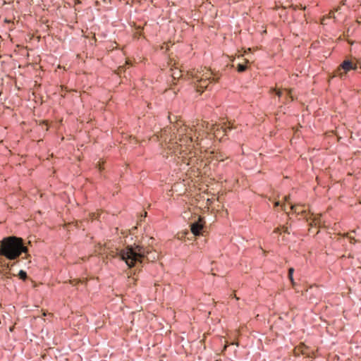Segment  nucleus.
Masks as SVG:
<instances>
[{
    "instance_id": "1",
    "label": "nucleus",
    "mask_w": 361,
    "mask_h": 361,
    "mask_svg": "<svg viewBox=\"0 0 361 361\" xmlns=\"http://www.w3.org/2000/svg\"><path fill=\"white\" fill-rule=\"evenodd\" d=\"M149 252V250L144 247L128 245L118 252V257L130 269V274L132 276L141 269L142 262Z\"/></svg>"
},
{
    "instance_id": "2",
    "label": "nucleus",
    "mask_w": 361,
    "mask_h": 361,
    "mask_svg": "<svg viewBox=\"0 0 361 361\" xmlns=\"http://www.w3.org/2000/svg\"><path fill=\"white\" fill-rule=\"evenodd\" d=\"M27 251L25 241L20 237L9 235L0 241V257L8 260L18 262L20 256Z\"/></svg>"
},
{
    "instance_id": "3",
    "label": "nucleus",
    "mask_w": 361,
    "mask_h": 361,
    "mask_svg": "<svg viewBox=\"0 0 361 361\" xmlns=\"http://www.w3.org/2000/svg\"><path fill=\"white\" fill-rule=\"evenodd\" d=\"M357 69V62L356 59H345L338 67L336 74L341 80H345L349 77L350 71H355Z\"/></svg>"
},
{
    "instance_id": "4",
    "label": "nucleus",
    "mask_w": 361,
    "mask_h": 361,
    "mask_svg": "<svg viewBox=\"0 0 361 361\" xmlns=\"http://www.w3.org/2000/svg\"><path fill=\"white\" fill-rule=\"evenodd\" d=\"M191 78L196 91L200 94L207 89L209 83L218 82L219 80V76L216 74L212 77L205 78L191 75Z\"/></svg>"
},
{
    "instance_id": "5",
    "label": "nucleus",
    "mask_w": 361,
    "mask_h": 361,
    "mask_svg": "<svg viewBox=\"0 0 361 361\" xmlns=\"http://www.w3.org/2000/svg\"><path fill=\"white\" fill-rule=\"evenodd\" d=\"M205 221L203 218L198 219L190 224V230L195 236L204 235Z\"/></svg>"
},
{
    "instance_id": "6",
    "label": "nucleus",
    "mask_w": 361,
    "mask_h": 361,
    "mask_svg": "<svg viewBox=\"0 0 361 361\" xmlns=\"http://www.w3.org/2000/svg\"><path fill=\"white\" fill-rule=\"evenodd\" d=\"M273 93L279 97L280 100L284 99L286 101H293L294 100V96L292 94L291 90L290 89H284V90H274Z\"/></svg>"
},
{
    "instance_id": "7",
    "label": "nucleus",
    "mask_w": 361,
    "mask_h": 361,
    "mask_svg": "<svg viewBox=\"0 0 361 361\" xmlns=\"http://www.w3.org/2000/svg\"><path fill=\"white\" fill-rule=\"evenodd\" d=\"M284 204L282 205V209L285 211L286 210V207L288 206L290 209L292 211H294L295 212H297L296 209L295 208V206L292 204V202H290V197L289 196H284Z\"/></svg>"
},
{
    "instance_id": "8",
    "label": "nucleus",
    "mask_w": 361,
    "mask_h": 361,
    "mask_svg": "<svg viewBox=\"0 0 361 361\" xmlns=\"http://www.w3.org/2000/svg\"><path fill=\"white\" fill-rule=\"evenodd\" d=\"M293 273H294V269L293 267H290L288 269V278L289 281H290L292 286L295 288V282L294 281V279H293Z\"/></svg>"
},
{
    "instance_id": "9",
    "label": "nucleus",
    "mask_w": 361,
    "mask_h": 361,
    "mask_svg": "<svg viewBox=\"0 0 361 361\" xmlns=\"http://www.w3.org/2000/svg\"><path fill=\"white\" fill-rule=\"evenodd\" d=\"M249 63V61L246 60V64H244V63H239L238 65H237V71L239 72V73H243L244 71H246L247 68V64Z\"/></svg>"
},
{
    "instance_id": "10",
    "label": "nucleus",
    "mask_w": 361,
    "mask_h": 361,
    "mask_svg": "<svg viewBox=\"0 0 361 361\" xmlns=\"http://www.w3.org/2000/svg\"><path fill=\"white\" fill-rule=\"evenodd\" d=\"M281 232L289 233L288 228L284 226L281 227H277L274 229V233H281Z\"/></svg>"
},
{
    "instance_id": "11",
    "label": "nucleus",
    "mask_w": 361,
    "mask_h": 361,
    "mask_svg": "<svg viewBox=\"0 0 361 361\" xmlns=\"http://www.w3.org/2000/svg\"><path fill=\"white\" fill-rule=\"evenodd\" d=\"M233 128V126L231 124V123H224V125L222 126L221 127V129L223 130L224 132H225L226 133L228 131V130H231Z\"/></svg>"
},
{
    "instance_id": "12",
    "label": "nucleus",
    "mask_w": 361,
    "mask_h": 361,
    "mask_svg": "<svg viewBox=\"0 0 361 361\" xmlns=\"http://www.w3.org/2000/svg\"><path fill=\"white\" fill-rule=\"evenodd\" d=\"M18 276L19 279L25 281L27 278V272L24 270H20L18 272Z\"/></svg>"
},
{
    "instance_id": "13",
    "label": "nucleus",
    "mask_w": 361,
    "mask_h": 361,
    "mask_svg": "<svg viewBox=\"0 0 361 361\" xmlns=\"http://www.w3.org/2000/svg\"><path fill=\"white\" fill-rule=\"evenodd\" d=\"M126 69L125 66H119L116 71V73H117V75L121 76L123 73L126 72Z\"/></svg>"
},
{
    "instance_id": "14",
    "label": "nucleus",
    "mask_w": 361,
    "mask_h": 361,
    "mask_svg": "<svg viewBox=\"0 0 361 361\" xmlns=\"http://www.w3.org/2000/svg\"><path fill=\"white\" fill-rule=\"evenodd\" d=\"M181 76V73L180 71H177V72H174L173 73V78L175 79V78H178Z\"/></svg>"
},
{
    "instance_id": "15",
    "label": "nucleus",
    "mask_w": 361,
    "mask_h": 361,
    "mask_svg": "<svg viewBox=\"0 0 361 361\" xmlns=\"http://www.w3.org/2000/svg\"><path fill=\"white\" fill-rule=\"evenodd\" d=\"M8 275H9V276H6L7 278H11V274H8ZM12 276H16V274H12Z\"/></svg>"
},
{
    "instance_id": "16",
    "label": "nucleus",
    "mask_w": 361,
    "mask_h": 361,
    "mask_svg": "<svg viewBox=\"0 0 361 361\" xmlns=\"http://www.w3.org/2000/svg\"><path fill=\"white\" fill-rule=\"evenodd\" d=\"M126 63H127V65H128V66H131V65H132V64H131V63H130V61H127V62H126Z\"/></svg>"
},
{
    "instance_id": "17",
    "label": "nucleus",
    "mask_w": 361,
    "mask_h": 361,
    "mask_svg": "<svg viewBox=\"0 0 361 361\" xmlns=\"http://www.w3.org/2000/svg\"><path fill=\"white\" fill-rule=\"evenodd\" d=\"M317 221H319V214H317Z\"/></svg>"
}]
</instances>
